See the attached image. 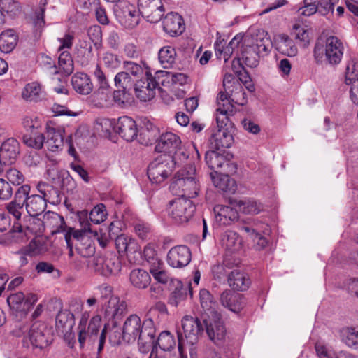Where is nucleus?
<instances>
[{"instance_id":"obj_1","label":"nucleus","mask_w":358,"mask_h":358,"mask_svg":"<svg viewBox=\"0 0 358 358\" xmlns=\"http://www.w3.org/2000/svg\"><path fill=\"white\" fill-rule=\"evenodd\" d=\"M170 189L174 194H181L180 197L186 199L196 197L200 188L196 178L195 167L189 164L178 171L173 179Z\"/></svg>"},{"instance_id":"obj_2","label":"nucleus","mask_w":358,"mask_h":358,"mask_svg":"<svg viewBox=\"0 0 358 358\" xmlns=\"http://www.w3.org/2000/svg\"><path fill=\"white\" fill-rule=\"evenodd\" d=\"M343 51V43L337 37L331 36L326 39L324 46L319 42L315 44L313 55L317 62L324 55L329 64L336 65L341 61Z\"/></svg>"},{"instance_id":"obj_3","label":"nucleus","mask_w":358,"mask_h":358,"mask_svg":"<svg viewBox=\"0 0 358 358\" xmlns=\"http://www.w3.org/2000/svg\"><path fill=\"white\" fill-rule=\"evenodd\" d=\"M168 73L164 71H158L155 72V76L146 70L145 76L138 80L135 84L136 96L141 101H148L151 100L155 95V90L160 83L163 84L164 80H159L161 78L167 76Z\"/></svg>"},{"instance_id":"obj_4","label":"nucleus","mask_w":358,"mask_h":358,"mask_svg":"<svg viewBox=\"0 0 358 358\" xmlns=\"http://www.w3.org/2000/svg\"><path fill=\"white\" fill-rule=\"evenodd\" d=\"M176 160L171 155H161L150 162L148 176L152 182L161 183L173 172Z\"/></svg>"},{"instance_id":"obj_5","label":"nucleus","mask_w":358,"mask_h":358,"mask_svg":"<svg viewBox=\"0 0 358 358\" xmlns=\"http://www.w3.org/2000/svg\"><path fill=\"white\" fill-rule=\"evenodd\" d=\"M195 210L196 207L193 202L184 197L171 201L168 209L169 216L178 224L188 222L192 218Z\"/></svg>"},{"instance_id":"obj_6","label":"nucleus","mask_w":358,"mask_h":358,"mask_svg":"<svg viewBox=\"0 0 358 358\" xmlns=\"http://www.w3.org/2000/svg\"><path fill=\"white\" fill-rule=\"evenodd\" d=\"M180 145L181 141L177 135L172 132H166L160 136L155 146V150L159 152H167L169 155L173 154L172 158H174V160L185 161L187 159L188 155Z\"/></svg>"},{"instance_id":"obj_7","label":"nucleus","mask_w":358,"mask_h":358,"mask_svg":"<svg viewBox=\"0 0 358 358\" xmlns=\"http://www.w3.org/2000/svg\"><path fill=\"white\" fill-rule=\"evenodd\" d=\"M90 266L95 272L104 276L116 275L121 270L120 261L113 253L94 257L90 261Z\"/></svg>"},{"instance_id":"obj_8","label":"nucleus","mask_w":358,"mask_h":358,"mask_svg":"<svg viewBox=\"0 0 358 358\" xmlns=\"http://www.w3.org/2000/svg\"><path fill=\"white\" fill-rule=\"evenodd\" d=\"M231 157L229 154L225 155L214 150L206 154V164L215 175L222 172L234 173L236 171V164L231 161Z\"/></svg>"},{"instance_id":"obj_9","label":"nucleus","mask_w":358,"mask_h":358,"mask_svg":"<svg viewBox=\"0 0 358 358\" xmlns=\"http://www.w3.org/2000/svg\"><path fill=\"white\" fill-rule=\"evenodd\" d=\"M114 11L119 22L126 29H132L138 24L140 16L134 4L128 1H120L116 5Z\"/></svg>"},{"instance_id":"obj_10","label":"nucleus","mask_w":358,"mask_h":358,"mask_svg":"<svg viewBox=\"0 0 358 358\" xmlns=\"http://www.w3.org/2000/svg\"><path fill=\"white\" fill-rule=\"evenodd\" d=\"M141 322V318L137 315H131L124 322L122 327V338L127 343L134 342L138 337L143 334L146 328V323Z\"/></svg>"},{"instance_id":"obj_11","label":"nucleus","mask_w":358,"mask_h":358,"mask_svg":"<svg viewBox=\"0 0 358 358\" xmlns=\"http://www.w3.org/2000/svg\"><path fill=\"white\" fill-rule=\"evenodd\" d=\"M38 297L34 294H29L27 296L22 292H17L10 294L7 298V302L10 308L19 313L21 316L25 315L37 302Z\"/></svg>"},{"instance_id":"obj_12","label":"nucleus","mask_w":358,"mask_h":358,"mask_svg":"<svg viewBox=\"0 0 358 358\" xmlns=\"http://www.w3.org/2000/svg\"><path fill=\"white\" fill-rule=\"evenodd\" d=\"M182 327L183 329L184 337L182 333L178 332L183 338V345H185V341L187 343L193 345L199 339V337L203 331L202 324L198 318L193 317L192 316L186 315L182 320Z\"/></svg>"},{"instance_id":"obj_13","label":"nucleus","mask_w":358,"mask_h":358,"mask_svg":"<svg viewBox=\"0 0 358 358\" xmlns=\"http://www.w3.org/2000/svg\"><path fill=\"white\" fill-rule=\"evenodd\" d=\"M203 322L206 326V331L209 338L218 345L222 341L226 335V329L221 321L220 315L214 313L208 317H203Z\"/></svg>"},{"instance_id":"obj_14","label":"nucleus","mask_w":358,"mask_h":358,"mask_svg":"<svg viewBox=\"0 0 358 358\" xmlns=\"http://www.w3.org/2000/svg\"><path fill=\"white\" fill-rule=\"evenodd\" d=\"M139 11L151 23L158 22L164 13L161 0H138Z\"/></svg>"},{"instance_id":"obj_15","label":"nucleus","mask_w":358,"mask_h":358,"mask_svg":"<svg viewBox=\"0 0 358 358\" xmlns=\"http://www.w3.org/2000/svg\"><path fill=\"white\" fill-rule=\"evenodd\" d=\"M29 339L31 344L35 348H43L51 343V336L46 326L43 323H34L25 340Z\"/></svg>"},{"instance_id":"obj_16","label":"nucleus","mask_w":358,"mask_h":358,"mask_svg":"<svg viewBox=\"0 0 358 358\" xmlns=\"http://www.w3.org/2000/svg\"><path fill=\"white\" fill-rule=\"evenodd\" d=\"M191 258V251L185 245L173 247L167 253V263L173 268H180L187 266Z\"/></svg>"},{"instance_id":"obj_17","label":"nucleus","mask_w":358,"mask_h":358,"mask_svg":"<svg viewBox=\"0 0 358 358\" xmlns=\"http://www.w3.org/2000/svg\"><path fill=\"white\" fill-rule=\"evenodd\" d=\"M228 122L224 124L217 123V129L213 131L210 138V144L212 148L215 150H222L231 147L234 143V137L225 126Z\"/></svg>"},{"instance_id":"obj_18","label":"nucleus","mask_w":358,"mask_h":358,"mask_svg":"<svg viewBox=\"0 0 358 358\" xmlns=\"http://www.w3.org/2000/svg\"><path fill=\"white\" fill-rule=\"evenodd\" d=\"M217 108L216 109L217 123L224 124L229 121V116L234 114V105L229 99V94L224 92H219L217 97Z\"/></svg>"},{"instance_id":"obj_19","label":"nucleus","mask_w":358,"mask_h":358,"mask_svg":"<svg viewBox=\"0 0 358 358\" xmlns=\"http://www.w3.org/2000/svg\"><path fill=\"white\" fill-rule=\"evenodd\" d=\"M116 248L118 252H126L129 261H132V258L135 262L136 256H140L141 249L138 243L131 238L125 234L117 236L115 239Z\"/></svg>"},{"instance_id":"obj_20","label":"nucleus","mask_w":358,"mask_h":358,"mask_svg":"<svg viewBox=\"0 0 358 358\" xmlns=\"http://www.w3.org/2000/svg\"><path fill=\"white\" fill-rule=\"evenodd\" d=\"M113 128L127 141H131L137 136L138 129L136 122L129 117H120Z\"/></svg>"},{"instance_id":"obj_21","label":"nucleus","mask_w":358,"mask_h":358,"mask_svg":"<svg viewBox=\"0 0 358 358\" xmlns=\"http://www.w3.org/2000/svg\"><path fill=\"white\" fill-rule=\"evenodd\" d=\"M35 222V220H34ZM36 222L39 224H43L45 227L50 230L52 234L64 232L66 228L64 217L57 213L49 211L43 215V220H38Z\"/></svg>"},{"instance_id":"obj_22","label":"nucleus","mask_w":358,"mask_h":358,"mask_svg":"<svg viewBox=\"0 0 358 358\" xmlns=\"http://www.w3.org/2000/svg\"><path fill=\"white\" fill-rule=\"evenodd\" d=\"M71 83L75 92L80 95H88L94 89L90 76L83 72L74 73L71 77Z\"/></svg>"},{"instance_id":"obj_23","label":"nucleus","mask_w":358,"mask_h":358,"mask_svg":"<svg viewBox=\"0 0 358 358\" xmlns=\"http://www.w3.org/2000/svg\"><path fill=\"white\" fill-rule=\"evenodd\" d=\"M220 302L223 306L234 313L240 312L245 306L243 296L229 289H226L221 294Z\"/></svg>"},{"instance_id":"obj_24","label":"nucleus","mask_w":358,"mask_h":358,"mask_svg":"<svg viewBox=\"0 0 358 358\" xmlns=\"http://www.w3.org/2000/svg\"><path fill=\"white\" fill-rule=\"evenodd\" d=\"M163 29L171 36L181 34L185 30L182 17L176 13L167 14L163 21Z\"/></svg>"},{"instance_id":"obj_25","label":"nucleus","mask_w":358,"mask_h":358,"mask_svg":"<svg viewBox=\"0 0 358 358\" xmlns=\"http://www.w3.org/2000/svg\"><path fill=\"white\" fill-rule=\"evenodd\" d=\"M20 153L18 141L10 138L4 141L0 148V158L4 164H13Z\"/></svg>"},{"instance_id":"obj_26","label":"nucleus","mask_w":358,"mask_h":358,"mask_svg":"<svg viewBox=\"0 0 358 358\" xmlns=\"http://www.w3.org/2000/svg\"><path fill=\"white\" fill-rule=\"evenodd\" d=\"M213 210L216 222L220 225H229L238 218L237 210L231 206L217 205Z\"/></svg>"},{"instance_id":"obj_27","label":"nucleus","mask_w":358,"mask_h":358,"mask_svg":"<svg viewBox=\"0 0 358 358\" xmlns=\"http://www.w3.org/2000/svg\"><path fill=\"white\" fill-rule=\"evenodd\" d=\"M36 189L41 194L44 201L51 204H59L62 201L60 192L58 188L45 182L40 181L36 185Z\"/></svg>"},{"instance_id":"obj_28","label":"nucleus","mask_w":358,"mask_h":358,"mask_svg":"<svg viewBox=\"0 0 358 358\" xmlns=\"http://www.w3.org/2000/svg\"><path fill=\"white\" fill-rule=\"evenodd\" d=\"M155 329L153 327L152 321L149 320L146 323V328L143 334L138 337V348L142 353H148L150 350L155 352Z\"/></svg>"},{"instance_id":"obj_29","label":"nucleus","mask_w":358,"mask_h":358,"mask_svg":"<svg viewBox=\"0 0 358 358\" xmlns=\"http://www.w3.org/2000/svg\"><path fill=\"white\" fill-rule=\"evenodd\" d=\"M126 308L127 305L124 301L117 296H111L103 306L105 317L108 320L120 317L124 313Z\"/></svg>"},{"instance_id":"obj_30","label":"nucleus","mask_w":358,"mask_h":358,"mask_svg":"<svg viewBox=\"0 0 358 358\" xmlns=\"http://www.w3.org/2000/svg\"><path fill=\"white\" fill-rule=\"evenodd\" d=\"M78 62L83 66H87L93 58L92 45L86 39H80L76 46Z\"/></svg>"},{"instance_id":"obj_31","label":"nucleus","mask_w":358,"mask_h":358,"mask_svg":"<svg viewBox=\"0 0 358 358\" xmlns=\"http://www.w3.org/2000/svg\"><path fill=\"white\" fill-rule=\"evenodd\" d=\"M227 280L229 287L237 291H245L250 285V280L248 275L238 270L232 271L229 273Z\"/></svg>"},{"instance_id":"obj_32","label":"nucleus","mask_w":358,"mask_h":358,"mask_svg":"<svg viewBox=\"0 0 358 358\" xmlns=\"http://www.w3.org/2000/svg\"><path fill=\"white\" fill-rule=\"evenodd\" d=\"M64 130L62 129H55L48 127L46 133V145L49 150L56 152L62 150L64 145Z\"/></svg>"},{"instance_id":"obj_33","label":"nucleus","mask_w":358,"mask_h":358,"mask_svg":"<svg viewBox=\"0 0 358 358\" xmlns=\"http://www.w3.org/2000/svg\"><path fill=\"white\" fill-rule=\"evenodd\" d=\"M129 282L134 287L138 289H145L150 285L151 277L145 270L135 268L130 272Z\"/></svg>"},{"instance_id":"obj_34","label":"nucleus","mask_w":358,"mask_h":358,"mask_svg":"<svg viewBox=\"0 0 358 358\" xmlns=\"http://www.w3.org/2000/svg\"><path fill=\"white\" fill-rule=\"evenodd\" d=\"M79 220L80 225L83 227L82 231L74 230L73 228L69 227L68 229L66 228L64 235L67 233H71V238L73 237L75 242L77 243V241H80L81 238L88 236L86 234V232L92 233V231L90 228L91 224L88 221V214L87 210H83L80 213L79 215ZM71 242L72 241L71 240Z\"/></svg>"},{"instance_id":"obj_35","label":"nucleus","mask_w":358,"mask_h":358,"mask_svg":"<svg viewBox=\"0 0 358 358\" xmlns=\"http://www.w3.org/2000/svg\"><path fill=\"white\" fill-rule=\"evenodd\" d=\"M250 45L264 56L268 52L271 40L264 30H257L251 36Z\"/></svg>"},{"instance_id":"obj_36","label":"nucleus","mask_w":358,"mask_h":358,"mask_svg":"<svg viewBox=\"0 0 358 358\" xmlns=\"http://www.w3.org/2000/svg\"><path fill=\"white\" fill-rule=\"evenodd\" d=\"M222 247L229 252H236L241 248L242 241L238 234L233 231H227L221 236Z\"/></svg>"},{"instance_id":"obj_37","label":"nucleus","mask_w":358,"mask_h":358,"mask_svg":"<svg viewBox=\"0 0 358 358\" xmlns=\"http://www.w3.org/2000/svg\"><path fill=\"white\" fill-rule=\"evenodd\" d=\"M231 173L222 172L217 175L210 173V177L214 185L223 192H234L235 181L229 177Z\"/></svg>"},{"instance_id":"obj_38","label":"nucleus","mask_w":358,"mask_h":358,"mask_svg":"<svg viewBox=\"0 0 358 358\" xmlns=\"http://www.w3.org/2000/svg\"><path fill=\"white\" fill-rule=\"evenodd\" d=\"M188 292L192 296L191 284L189 282L183 284L182 282L178 281L174 291L170 294L168 303L173 306H177L186 299Z\"/></svg>"},{"instance_id":"obj_39","label":"nucleus","mask_w":358,"mask_h":358,"mask_svg":"<svg viewBox=\"0 0 358 358\" xmlns=\"http://www.w3.org/2000/svg\"><path fill=\"white\" fill-rule=\"evenodd\" d=\"M47 206V203L40 195L32 194L28 199L25 204L27 213L31 217H36L44 212Z\"/></svg>"},{"instance_id":"obj_40","label":"nucleus","mask_w":358,"mask_h":358,"mask_svg":"<svg viewBox=\"0 0 358 358\" xmlns=\"http://www.w3.org/2000/svg\"><path fill=\"white\" fill-rule=\"evenodd\" d=\"M18 36L13 29H7L0 34V50L4 53L12 52L15 48Z\"/></svg>"},{"instance_id":"obj_41","label":"nucleus","mask_w":358,"mask_h":358,"mask_svg":"<svg viewBox=\"0 0 358 358\" xmlns=\"http://www.w3.org/2000/svg\"><path fill=\"white\" fill-rule=\"evenodd\" d=\"M201 306L203 310L202 319L203 317H208L213 316L214 313H218L216 310V302L213 301V296L206 289H201L199 293Z\"/></svg>"},{"instance_id":"obj_42","label":"nucleus","mask_w":358,"mask_h":358,"mask_svg":"<svg viewBox=\"0 0 358 358\" xmlns=\"http://www.w3.org/2000/svg\"><path fill=\"white\" fill-rule=\"evenodd\" d=\"M276 49L279 52L288 57H294L298 52V49L294 41L285 34L278 36Z\"/></svg>"},{"instance_id":"obj_43","label":"nucleus","mask_w":358,"mask_h":358,"mask_svg":"<svg viewBox=\"0 0 358 358\" xmlns=\"http://www.w3.org/2000/svg\"><path fill=\"white\" fill-rule=\"evenodd\" d=\"M108 87H101L87 98L90 104L97 108H103L110 104Z\"/></svg>"},{"instance_id":"obj_44","label":"nucleus","mask_w":358,"mask_h":358,"mask_svg":"<svg viewBox=\"0 0 358 358\" xmlns=\"http://www.w3.org/2000/svg\"><path fill=\"white\" fill-rule=\"evenodd\" d=\"M45 137L44 135L37 131H32L29 133H26L22 136V142L31 148L36 150H41L45 143Z\"/></svg>"},{"instance_id":"obj_45","label":"nucleus","mask_w":358,"mask_h":358,"mask_svg":"<svg viewBox=\"0 0 358 358\" xmlns=\"http://www.w3.org/2000/svg\"><path fill=\"white\" fill-rule=\"evenodd\" d=\"M176 52L172 46H164L159 51V60L164 69L172 66L176 61Z\"/></svg>"},{"instance_id":"obj_46","label":"nucleus","mask_w":358,"mask_h":358,"mask_svg":"<svg viewBox=\"0 0 358 358\" xmlns=\"http://www.w3.org/2000/svg\"><path fill=\"white\" fill-rule=\"evenodd\" d=\"M227 93L229 94L232 104L234 103L239 106H245L248 102L246 93L240 83H236L234 87L230 89Z\"/></svg>"},{"instance_id":"obj_47","label":"nucleus","mask_w":358,"mask_h":358,"mask_svg":"<svg viewBox=\"0 0 358 358\" xmlns=\"http://www.w3.org/2000/svg\"><path fill=\"white\" fill-rule=\"evenodd\" d=\"M262 55L251 45H246L242 51V59L249 67H256L259 64V58Z\"/></svg>"},{"instance_id":"obj_48","label":"nucleus","mask_w":358,"mask_h":358,"mask_svg":"<svg viewBox=\"0 0 358 358\" xmlns=\"http://www.w3.org/2000/svg\"><path fill=\"white\" fill-rule=\"evenodd\" d=\"M77 252L83 257L92 256L95 252V248L89 236L81 238L80 241L74 243Z\"/></svg>"},{"instance_id":"obj_49","label":"nucleus","mask_w":358,"mask_h":358,"mask_svg":"<svg viewBox=\"0 0 358 358\" xmlns=\"http://www.w3.org/2000/svg\"><path fill=\"white\" fill-rule=\"evenodd\" d=\"M133 96L127 90L122 89L115 90L113 93L114 103L121 108H125L131 105Z\"/></svg>"},{"instance_id":"obj_50","label":"nucleus","mask_w":358,"mask_h":358,"mask_svg":"<svg viewBox=\"0 0 358 358\" xmlns=\"http://www.w3.org/2000/svg\"><path fill=\"white\" fill-rule=\"evenodd\" d=\"M59 68L66 75L71 74L73 71V61L69 51L60 52L58 58Z\"/></svg>"},{"instance_id":"obj_51","label":"nucleus","mask_w":358,"mask_h":358,"mask_svg":"<svg viewBox=\"0 0 358 358\" xmlns=\"http://www.w3.org/2000/svg\"><path fill=\"white\" fill-rule=\"evenodd\" d=\"M143 257L148 263L149 269L163 262L159 258L153 245L150 243L144 247Z\"/></svg>"},{"instance_id":"obj_52","label":"nucleus","mask_w":358,"mask_h":358,"mask_svg":"<svg viewBox=\"0 0 358 358\" xmlns=\"http://www.w3.org/2000/svg\"><path fill=\"white\" fill-rule=\"evenodd\" d=\"M107 216L108 213L106 206L103 203H99L95 206L90 211L89 218L94 224H99L106 220Z\"/></svg>"},{"instance_id":"obj_53","label":"nucleus","mask_w":358,"mask_h":358,"mask_svg":"<svg viewBox=\"0 0 358 358\" xmlns=\"http://www.w3.org/2000/svg\"><path fill=\"white\" fill-rule=\"evenodd\" d=\"M342 341L348 346L358 345V329L353 327L344 328L341 331Z\"/></svg>"},{"instance_id":"obj_54","label":"nucleus","mask_w":358,"mask_h":358,"mask_svg":"<svg viewBox=\"0 0 358 358\" xmlns=\"http://www.w3.org/2000/svg\"><path fill=\"white\" fill-rule=\"evenodd\" d=\"M236 206L239 211L245 214H257L260 211L257 202L252 199L236 201Z\"/></svg>"},{"instance_id":"obj_55","label":"nucleus","mask_w":358,"mask_h":358,"mask_svg":"<svg viewBox=\"0 0 358 358\" xmlns=\"http://www.w3.org/2000/svg\"><path fill=\"white\" fill-rule=\"evenodd\" d=\"M41 93V85L37 83L27 84L22 91L24 99L29 101H36Z\"/></svg>"},{"instance_id":"obj_56","label":"nucleus","mask_w":358,"mask_h":358,"mask_svg":"<svg viewBox=\"0 0 358 358\" xmlns=\"http://www.w3.org/2000/svg\"><path fill=\"white\" fill-rule=\"evenodd\" d=\"M0 8L12 17L18 15L21 12V6L15 0H0Z\"/></svg>"},{"instance_id":"obj_57","label":"nucleus","mask_w":358,"mask_h":358,"mask_svg":"<svg viewBox=\"0 0 358 358\" xmlns=\"http://www.w3.org/2000/svg\"><path fill=\"white\" fill-rule=\"evenodd\" d=\"M48 1V0H41L39 8L35 12L33 17V23L36 30L40 31L45 25L44 13Z\"/></svg>"},{"instance_id":"obj_58","label":"nucleus","mask_w":358,"mask_h":358,"mask_svg":"<svg viewBox=\"0 0 358 358\" xmlns=\"http://www.w3.org/2000/svg\"><path fill=\"white\" fill-rule=\"evenodd\" d=\"M149 270L154 279L158 282L161 284H166L169 282L170 278L164 269V262L160 263L159 265H157Z\"/></svg>"},{"instance_id":"obj_59","label":"nucleus","mask_w":358,"mask_h":358,"mask_svg":"<svg viewBox=\"0 0 358 358\" xmlns=\"http://www.w3.org/2000/svg\"><path fill=\"white\" fill-rule=\"evenodd\" d=\"M73 315L69 310H61L56 317V327L58 329H64L66 327H71Z\"/></svg>"},{"instance_id":"obj_60","label":"nucleus","mask_w":358,"mask_h":358,"mask_svg":"<svg viewBox=\"0 0 358 358\" xmlns=\"http://www.w3.org/2000/svg\"><path fill=\"white\" fill-rule=\"evenodd\" d=\"M157 344L163 351H168L175 345V341L168 331L162 332L157 339Z\"/></svg>"},{"instance_id":"obj_61","label":"nucleus","mask_w":358,"mask_h":358,"mask_svg":"<svg viewBox=\"0 0 358 358\" xmlns=\"http://www.w3.org/2000/svg\"><path fill=\"white\" fill-rule=\"evenodd\" d=\"M232 69L238 78L239 83L248 84L251 78L248 73L244 69L239 59H234L232 62Z\"/></svg>"},{"instance_id":"obj_62","label":"nucleus","mask_w":358,"mask_h":358,"mask_svg":"<svg viewBox=\"0 0 358 358\" xmlns=\"http://www.w3.org/2000/svg\"><path fill=\"white\" fill-rule=\"evenodd\" d=\"M114 81L116 87L124 90H127L133 84L130 75L127 71L119 72L115 76Z\"/></svg>"},{"instance_id":"obj_63","label":"nucleus","mask_w":358,"mask_h":358,"mask_svg":"<svg viewBox=\"0 0 358 358\" xmlns=\"http://www.w3.org/2000/svg\"><path fill=\"white\" fill-rule=\"evenodd\" d=\"M294 30L295 38L301 43L302 46L306 47L310 39L309 31L305 27L296 24L294 26Z\"/></svg>"},{"instance_id":"obj_64","label":"nucleus","mask_w":358,"mask_h":358,"mask_svg":"<svg viewBox=\"0 0 358 358\" xmlns=\"http://www.w3.org/2000/svg\"><path fill=\"white\" fill-rule=\"evenodd\" d=\"M345 73V83L348 85L358 77V64L354 60H350L346 65Z\"/></svg>"}]
</instances>
